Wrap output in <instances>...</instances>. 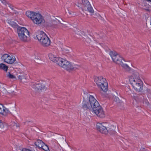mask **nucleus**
Instances as JSON below:
<instances>
[{"label":"nucleus","mask_w":151,"mask_h":151,"mask_svg":"<svg viewBox=\"0 0 151 151\" xmlns=\"http://www.w3.org/2000/svg\"><path fill=\"white\" fill-rule=\"evenodd\" d=\"M143 103L144 104H145L146 106H148L149 105V103L147 99H145L143 101Z\"/></svg>","instance_id":"obj_28"},{"label":"nucleus","mask_w":151,"mask_h":151,"mask_svg":"<svg viewBox=\"0 0 151 151\" xmlns=\"http://www.w3.org/2000/svg\"><path fill=\"white\" fill-rule=\"evenodd\" d=\"M45 88V84L44 83H39L35 85V88L36 91H39L44 89Z\"/></svg>","instance_id":"obj_16"},{"label":"nucleus","mask_w":151,"mask_h":151,"mask_svg":"<svg viewBox=\"0 0 151 151\" xmlns=\"http://www.w3.org/2000/svg\"><path fill=\"white\" fill-rule=\"evenodd\" d=\"M106 125V124L104 123H98L96 124L97 129L101 133L106 134H108V131Z\"/></svg>","instance_id":"obj_10"},{"label":"nucleus","mask_w":151,"mask_h":151,"mask_svg":"<svg viewBox=\"0 0 151 151\" xmlns=\"http://www.w3.org/2000/svg\"><path fill=\"white\" fill-rule=\"evenodd\" d=\"M8 68V67L5 65L3 63L0 64V69L3 70L5 71H7Z\"/></svg>","instance_id":"obj_22"},{"label":"nucleus","mask_w":151,"mask_h":151,"mask_svg":"<svg viewBox=\"0 0 151 151\" xmlns=\"http://www.w3.org/2000/svg\"><path fill=\"white\" fill-rule=\"evenodd\" d=\"M36 35L38 40L40 42L47 35L45 33L41 31H38L36 32Z\"/></svg>","instance_id":"obj_14"},{"label":"nucleus","mask_w":151,"mask_h":151,"mask_svg":"<svg viewBox=\"0 0 151 151\" xmlns=\"http://www.w3.org/2000/svg\"><path fill=\"white\" fill-rule=\"evenodd\" d=\"M6 108L2 105L0 104V114L3 115H5L6 113Z\"/></svg>","instance_id":"obj_19"},{"label":"nucleus","mask_w":151,"mask_h":151,"mask_svg":"<svg viewBox=\"0 0 151 151\" xmlns=\"http://www.w3.org/2000/svg\"><path fill=\"white\" fill-rule=\"evenodd\" d=\"M51 144L53 146H55L57 142L56 140H52L51 142Z\"/></svg>","instance_id":"obj_31"},{"label":"nucleus","mask_w":151,"mask_h":151,"mask_svg":"<svg viewBox=\"0 0 151 151\" xmlns=\"http://www.w3.org/2000/svg\"><path fill=\"white\" fill-rule=\"evenodd\" d=\"M31 150L26 149H23L22 150V151H30Z\"/></svg>","instance_id":"obj_35"},{"label":"nucleus","mask_w":151,"mask_h":151,"mask_svg":"<svg viewBox=\"0 0 151 151\" xmlns=\"http://www.w3.org/2000/svg\"><path fill=\"white\" fill-rule=\"evenodd\" d=\"M114 101L117 102H119L120 100L118 97H116L115 96L114 97Z\"/></svg>","instance_id":"obj_30"},{"label":"nucleus","mask_w":151,"mask_h":151,"mask_svg":"<svg viewBox=\"0 0 151 151\" xmlns=\"http://www.w3.org/2000/svg\"><path fill=\"white\" fill-rule=\"evenodd\" d=\"M99 38L101 39H103L106 37V35L104 33H101L99 35Z\"/></svg>","instance_id":"obj_26"},{"label":"nucleus","mask_w":151,"mask_h":151,"mask_svg":"<svg viewBox=\"0 0 151 151\" xmlns=\"http://www.w3.org/2000/svg\"><path fill=\"white\" fill-rule=\"evenodd\" d=\"M40 42L41 44L44 47H47L50 44V41L47 35L45 36Z\"/></svg>","instance_id":"obj_13"},{"label":"nucleus","mask_w":151,"mask_h":151,"mask_svg":"<svg viewBox=\"0 0 151 151\" xmlns=\"http://www.w3.org/2000/svg\"><path fill=\"white\" fill-rule=\"evenodd\" d=\"M140 151H147V150L145 148L142 147L140 149Z\"/></svg>","instance_id":"obj_33"},{"label":"nucleus","mask_w":151,"mask_h":151,"mask_svg":"<svg viewBox=\"0 0 151 151\" xmlns=\"http://www.w3.org/2000/svg\"><path fill=\"white\" fill-rule=\"evenodd\" d=\"M68 13L70 15H72V16H73V13H74V12H68Z\"/></svg>","instance_id":"obj_37"},{"label":"nucleus","mask_w":151,"mask_h":151,"mask_svg":"<svg viewBox=\"0 0 151 151\" xmlns=\"http://www.w3.org/2000/svg\"><path fill=\"white\" fill-rule=\"evenodd\" d=\"M47 25L51 27L59 29L67 27L65 25L62 23L60 21L56 19L49 21L47 22Z\"/></svg>","instance_id":"obj_7"},{"label":"nucleus","mask_w":151,"mask_h":151,"mask_svg":"<svg viewBox=\"0 0 151 151\" xmlns=\"http://www.w3.org/2000/svg\"><path fill=\"white\" fill-rule=\"evenodd\" d=\"M87 41L90 43L91 42V40L88 37L87 39Z\"/></svg>","instance_id":"obj_34"},{"label":"nucleus","mask_w":151,"mask_h":151,"mask_svg":"<svg viewBox=\"0 0 151 151\" xmlns=\"http://www.w3.org/2000/svg\"><path fill=\"white\" fill-rule=\"evenodd\" d=\"M33 17H32V20L36 24H40L44 23L45 20L42 16L39 13H35Z\"/></svg>","instance_id":"obj_9"},{"label":"nucleus","mask_w":151,"mask_h":151,"mask_svg":"<svg viewBox=\"0 0 151 151\" xmlns=\"http://www.w3.org/2000/svg\"><path fill=\"white\" fill-rule=\"evenodd\" d=\"M35 12H32L31 11H28L26 12V16L29 17H30V18L32 20V17H33L34 14H35Z\"/></svg>","instance_id":"obj_20"},{"label":"nucleus","mask_w":151,"mask_h":151,"mask_svg":"<svg viewBox=\"0 0 151 151\" xmlns=\"http://www.w3.org/2000/svg\"><path fill=\"white\" fill-rule=\"evenodd\" d=\"M88 101L91 106L94 113L99 117H104L105 115L103 109L94 97L90 95Z\"/></svg>","instance_id":"obj_2"},{"label":"nucleus","mask_w":151,"mask_h":151,"mask_svg":"<svg viewBox=\"0 0 151 151\" xmlns=\"http://www.w3.org/2000/svg\"><path fill=\"white\" fill-rule=\"evenodd\" d=\"M109 54L114 62L121 65L126 71L130 70V67L127 65L123 63V61H124V60L116 52L111 51L109 52Z\"/></svg>","instance_id":"obj_3"},{"label":"nucleus","mask_w":151,"mask_h":151,"mask_svg":"<svg viewBox=\"0 0 151 151\" xmlns=\"http://www.w3.org/2000/svg\"><path fill=\"white\" fill-rule=\"evenodd\" d=\"M115 129L116 127L114 125H111L110 126L108 129H107L108 133H109L111 134H115L116 132L115 131Z\"/></svg>","instance_id":"obj_17"},{"label":"nucleus","mask_w":151,"mask_h":151,"mask_svg":"<svg viewBox=\"0 0 151 151\" xmlns=\"http://www.w3.org/2000/svg\"><path fill=\"white\" fill-rule=\"evenodd\" d=\"M60 138L61 139H63V140H64V139L63 138V137H61Z\"/></svg>","instance_id":"obj_40"},{"label":"nucleus","mask_w":151,"mask_h":151,"mask_svg":"<svg viewBox=\"0 0 151 151\" xmlns=\"http://www.w3.org/2000/svg\"><path fill=\"white\" fill-rule=\"evenodd\" d=\"M4 126L2 121L0 120V129H2L4 128Z\"/></svg>","instance_id":"obj_29"},{"label":"nucleus","mask_w":151,"mask_h":151,"mask_svg":"<svg viewBox=\"0 0 151 151\" xmlns=\"http://www.w3.org/2000/svg\"><path fill=\"white\" fill-rule=\"evenodd\" d=\"M134 89L137 91L142 92L143 89V83L142 81L132 86Z\"/></svg>","instance_id":"obj_12"},{"label":"nucleus","mask_w":151,"mask_h":151,"mask_svg":"<svg viewBox=\"0 0 151 151\" xmlns=\"http://www.w3.org/2000/svg\"><path fill=\"white\" fill-rule=\"evenodd\" d=\"M1 2L3 3V4H6V2L5 0H2L1 1Z\"/></svg>","instance_id":"obj_36"},{"label":"nucleus","mask_w":151,"mask_h":151,"mask_svg":"<svg viewBox=\"0 0 151 151\" xmlns=\"http://www.w3.org/2000/svg\"><path fill=\"white\" fill-rule=\"evenodd\" d=\"M35 144L40 149L41 147H42V145H43V142L42 140L38 139L35 142Z\"/></svg>","instance_id":"obj_18"},{"label":"nucleus","mask_w":151,"mask_h":151,"mask_svg":"<svg viewBox=\"0 0 151 151\" xmlns=\"http://www.w3.org/2000/svg\"><path fill=\"white\" fill-rule=\"evenodd\" d=\"M106 81V79L102 76L96 77L94 78V81L97 86L104 92L107 91L108 87V83Z\"/></svg>","instance_id":"obj_5"},{"label":"nucleus","mask_w":151,"mask_h":151,"mask_svg":"<svg viewBox=\"0 0 151 151\" xmlns=\"http://www.w3.org/2000/svg\"><path fill=\"white\" fill-rule=\"evenodd\" d=\"M81 4L83 11H88L91 14L94 13V10L88 0H82Z\"/></svg>","instance_id":"obj_8"},{"label":"nucleus","mask_w":151,"mask_h":151,"mask_svg":"<svg viewBox=\"0 0 151 151\" xmlns=\"http://www.w3.org/2000/svg\"><path fill=\"white\" fill-rule=\"evenodd\" d=\"M130 70L127 71L132 73L129 78V81L132 86L137 83L142 81L139 77V73L136 71L130 68Z\"/></svg>","instance_id":"obj_6"},{"label":"nucleus","mask_w":151,"mask_h":151,"mask_svg":"<svg viewBox=\"0 0 151 151\" xmlns=\"http://www.w3.org/2000/svg\"><path fill=\"white\" fill-rule=\"evenodd\" d=\"M133 97L134 99L138 102H141L142 100V97L140 96H134Z\"/></svg>","instance_id":"obj_21"},{"label":"nucleus","mask_w":151,"mask_h":151,"mask_svg":"<svg viewBox=\"0 0 151 151\" xmlns=\"http://www.w3.org/2000/svg\"><path fill=\"white\" fill-rule=\"evenodd\" d=\"M10 24L12 26L15 27H16L17 25V24L13 21H10Z\"/></svg>","instance_id":"obj_27"},{"label":"nucleus","mask_w":151,"mask_h":151,"mask_svg":"<svg viewBox=\"0 0 151 151\" xmlns=\"http://www.w3.org/2000/svg\"><path fill=\"white\" fill-rule=\"evenodd\" d=\"M147 11H150V9H146Z\"/></svg>","instance_id":"obj_39"},{"label":"nucleus","mask_w":151,"mask_h":151,"mask_svg":"<svg viewBox=\"0 0 151 151\" xmlns=\"http://www.w3.org/2000/svg\"><path fill=\"white\" fill-rule=\"evenodd\" d=\"M145 0L148 2H151V0Z\"/></svg>","instance_id":"obj_38"},{"label":"nucleus","mask_w":151,"mask_h":151,"mask_svg":"<svg viewBox=\"0 0 151 151\" xmlns=\"http://www.w3.org/2000/svg\"><path fill=\"white\" fill-rule=\"evenodd\" d=\"M7 77L11 79L15 78V77L13 75L11 74L9 72L6 75Z\"/></svg>","instance_id":"obj_25"},{"label":"nucleus","mask_w":151,"mask_h":151,"mask_svg":"<svg viewBox=\"0 0 151 151\" xmlns=\"http://www.w3.org/2000/svg\"><path fill=\"white\" fill-rule=\"evenodd\" d=\"M18 78L20 80H22V79L26 78L25 74L24 73H21L20 75L18 76Z\"/></svg>","instance_id":"obj_24"},{"label":"nucleus","mask_w":151,"mask_h":151,"mask_svg":"<svg viewBox=\"0 0 151 151\" xmlns=\"http://www.w3.org/2000/svg\"><path fill=\"white\" fill-rule=\"evenodd\" d=\"M82 104V108L84 110H87L88 109H90L91 108L92 109L91 106L89 102L88 101H86L84 99V100Z\"/></svg>","instance_id":"obj_15"},{"label":"nucleus","mask_w":151,"mask_h":151,"mask_svg":"<svg viewBox=\"0 0 151 151\" xmlns=\"http://www.w3.org/2000/svg\"><path fill=\"white\" fill-rule=\"evenodd\" d=\"M146 92L148 94H151V90L149 89H147L146 90Z\"/></svg>","instance_id":"obj_32"},{"label":"nucleus","mask_w":151,"mask_h":151,"mask_svg":"<svg viewBox=\"0 0 151 151\" xmlns=\"http://www.w3.org/2000/svg\"><path fill=\"white\" fill-rule=\"evenodd\" d=\"M19 39L23 42H27L29 39V33L27 29L24 27H19L17 30Z\"/></svg>","instance_id":"obj_4"},{"label":"nucleus","mask_w":151,"mask_h":151,"mask_svg":"<svg viewBox=\"0 0 151 151\" xmlns=\"http://www.w3.org/2000/svg\"><path fill=\"white\" fill-rule=\"evenodd\" d=\"M49 59L54 62L56 63L59 66L68 71L76 69L77 65L73 66L70 62L61 58L56 57L52 53L48 55Z\"/></svg>","instance_id":"obj_1"},{"label":"nucleus","mask_w":151,"mask_h":151,"mask_svg":"<svg viewBox=\"0 0 151 151\" xmlns=\"http://www.w3.org/2000/svg\"><path fill=\"white\" fill-rule=\"evenodd\" d=\"M1 58L5 62L9 64L13 63L16 60L14 56L6 54H4L2 56Z\"/></svg>","instance_id":"obj_11"},{"label":"nucleus","mask_w":151,"mask_h":151,"mask_svg":"<svg viewBox=\"0 0 151 151\" xmlns=\"http://www.w3.org/2000/svg\"><path fill=\"white\" fill-rule=\"evenodd\" d=\"M42 149L45 151H50L48 146L45 145L43 142V145H42V146L41 147L40 149Z\"/></svg>","instance_id":"obj_23"}]
</instances>
